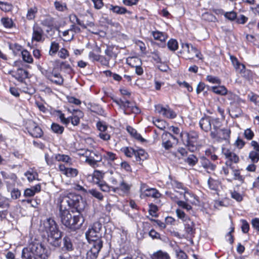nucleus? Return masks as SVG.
I'll use <instances>...</instances> for the list:
<instances>
[{"label": "nucleus", "mask_w": 259, "mask_h": 259, "mask_svg": "<svg viewBox=\"0 0 259 259\" xmlns=\"http://www.w3.org/2000/svg\"><path fill=\"white\" fill-rule=\"evenodd\" d=\"M142 62L141 59L137 57H129L126 59V63L131 67L135 68Z\"/></svg>", "instance_id": "c03bdc74"}, {"label": "nucleus", "mask_w": 259, "mask_h": 259, "mask_svg": "<svg viewBox=\"0 0 259 259\" xmlns=\"http://www.w3.org/2000/svg\"><path fill=\"white\" fill-rule=\"evenodd\" d=\"M168 49L172 52H175L179 48L178 41L176 39L170 38L167 43Z\"/></svg>", "instance_id": "864d4df0"}, {"label": "nucleus", "mask_w": 259, "mask_h": 259, "mask_svg": "<svg viewBox=\"0 0 259 259\" xmlns=\"http://www.w3.org/2000/svg\"><path fill=\"white\" fill-rule=\"evenodd\" d=\"M87 239L89 241H92L93 244H95L96 241L98 240L102 241L100 233H96L93 229L89 228L85 233Z\"/></svg>", "instance_id": "393cba45"}, {"label": "nucleus", "mask_w": 259, "mask_h": 259, "mask_svg": "<svg viewBox=\"0 0 259 259\" xmlns=\"http://www.w3.org/2000/svg\"><path fill=\"white\" fill-rule=\"evenodd\" d=\"M45 230L48 234V240L49 243L55 247L61 246L62 232L60 231L58 225L52 218H49L44 221Z\"/></svg>", "instance_id": "f03ea898"}, {"label": "nucleus", "mask_w": 259, "mask_h": 259, "mask_svg": "<svg viewBox=\"0 0 259 259\" xmlns=\"http://www.w3.org/2000/svg\"><path fill=\"white\" fill-rule=\"evenodd\" d=\"M103 241L98 240L96 242L95 244H93L92 247L87 252L86 259H97L99 253L103 247Z\"/></svg>", "instance_id": "a211bd4d"}, {"label": "nucleus", "mask_w": 259, "mask_h": 259, "mask_svg": "<svg viewBox=\"0 0 259 259\" xmlns=\"http://www.w3.org/2000/svg\"><path fill=\"white\" fill-rule=\"evenodd\" d=\"M1 22L3 26L7 29H11L15 27V24L12 19L8 17H2Z\"/></svg>", "instance_id": "e433bc0d"}, {"label": "nucleus", "mask_w": 259, "mask_h": 259, "mask_svg": "<svg viewBox=\"0 0 259 259\" xmlns=\"http://www.w3.org/2000/svg\"><path fill=\"white\" fill-rule=\"evenodd\" d=\"M59 169L62 174L67 177L74 178L78 174L77 169L72 167H66L63 164L59 165Z\"/></svg>", "instance_id": "5701e85b"}, {"label": "nucleus", "mask_w": 259, "mask_h": 259, "mask_svg": "<svg viewBox=\"0 0 259 259\" xmlns=\"http://www.w3.org/2000/svg\"><path fill=\"white\" fill-rule=\"evenodd\" d=\"M126 130L130 135L137 141L142 143L146 141V140L142 137L141 134L138 133L137 130L134 128L132 126L130 125L127 126Z\"/></svg>", "instance_id": "473e14b6"}, {"label": "nucleus", "mask_w": 259, "mask_h": 259, "mask_svg": "<svg viewBox=\"0 0 259 259\" xmlns=\"http://www.w3.org/2000/svg\"><path fill=\"white\" fill-rule=\"evenodd\" d=\"M106 7L109 10L112 11L113 13L118 15H122L125 13L131 14L132 13L131 12L127 11L125 8L123 7L110 5L109 6H106Z\"/></svg>", "instance_id": "7c9ffc66"}, {"label": "nucleus", "mask_w": 259, "mask_h": 259, "mask_svg": "<svg viewBox=\"0 0 259 259\" xmlns=\"http://www.w3.org/2000/svg\"><path fill=\"white\" fill-rule=\"evenodd\" d=\"M248 159L251 163H257L259 161V152L250 151L248 154Z\"/></svg>", "instance_id": "4d7b16f0"}, {"label": "nucleus", "mask_w": 259, "mask_h": 259, "mask_svg": "<svg viewBox=\"0 0 259 259\" xmlns=\"http://www.w3.org/2000/svg\"><path fill=\"white\" fill-rule=\"evenodd\" d=\"M36 257L33 251L27 247H25L22 249V259H34Z\"/></svg>", "instance_id": "79ce46f5"}, {"label": "nucleus", "mask_w": 259, "mask_h": 259, "mask_svg": "<svg viewBox=\"0 0 259 259\" xmlns=\"http://www.w3.org/2000/svg\"><path fill=\"white\" fill-rule=\"evenodd\" d=\"M152 259H170L169 254L167 252H164L161 250H158L154 252L152 256Z\"/></svg>", "instance_id": "09e8293b"}, {"label": "nucleus", "mask_w": 259, "mask_h": 259, "mask_svg": "<svg viewBox=\"0 0 259 259\" xmlns=\"http://www.w3.org/2000/svg\"><path fill=\"white\" fill-rule=\"evenodd\" d=\"M72 113V115L66 118L61 110H56L54 111L55 115L59 118L63 124L67 126L71 122L73 126H77L80 123V118L83 117V113L79 109H74Z\"/></svg>", "instance_id": "39448f33"}, {"label": "nucleus", "mask_w": 259, "mask_h": 259, "mask_svg": "<svg viewBox=\"0 0 259 259\" xmlns=\"http://www.w3.org/2000/svg\"><path fill=\"white\" fill-rule=\"evenodd\" d=\"M149 157L148 153L141 148H138L136 150L135 159L139 164H142V162Z\"/></svg>", "instance_id": "a878e982"}, {"label": "nucleus", "mask_w": 259, "mask_h": 259, "mask_svg": "<svg viewBox=\"0 0 259 259\" xmlns=\"http://www.w3.org/2000/svg\"><path fill=\"white\" fill-rule=\"evenodd\" d=\"M59 44L56 41H53L51 43L49 54L50 56H53L55 55L59 50Z\"/></svg>", "instance_id": "de8ad7c7"}, {"label": "nucleus", "mask_w": 259, "mask_h": 259, "mask_svg": "<svg viewBox=\"0 0 259 259\" xmlns=\"http://www.w3.org/2000/svg\"><path fill=\"white\" fill-rule=\"evenodd\" d=\"M211 90L213 93L221 96L226 95L228 92L227 89L224 85L213 86Z\"/></svg>", "instance_id": "ea45409f"}, {"label": "nucleus", "mask_w": 259, "mask_h": 259, "mask_svg": "<svg viewBox=\"0 0 259 259\" xmlns=\"http://www.w3.org/2000/svg\"><path fill=\"white\" fill-rule=\"evenodd\" d=\"M10 49L12 50L13 53L15 55H17L19 53H21L22 51L24 50L22 46L17 43L11 45Z\"/></svg>", "instance_id": "338daca9"}, {"label": "nucleus", "mask_w": 259, "mask_h": 259, "mask_svg": "<svg viewBox=\"0 0 259 259\" xmlns=\"http://www.w3.org/2000/svg\"><path fill=\"white\" fill-rule=\"evenodd\" d=\"M100 189L104 192H109L112 191L113 187L109 186L105 181L97 185Z\"/></svg>", "instance_id": "680f3d73"}, {"label": "nucleus", "mask_w": 259, "mask_h": 259, "mask_svg": "<svg viewBox=\"0 0 259 259\" xmlns=\"http://www.w3.org/2000/svg\"><path fill=\"white\" fill-rule=\"evenodd\" d=\"M222 123L220 119H217L214 122V128L210 133V137L218 142L229 141L230 139L231 131L230 128H221Z\"/></svg>", "instance_id": "20e7f679"}, {"label": "nucleus", "mask_w": 259, "mask_h": 259, "mask_svg": "<svg viewBox=\"0 0 259 259\" xmlns=\"http://www.w3.org/2000/svg\"><path fill=\"white\" fill-rule=\"evenodd\" d=\"M223 153L227 159L225 164L229 166L231 169H233L234 166L233 164H237L240 161L239 156L229 149H223Z\"/></svg>", "instance_id": "ddd939ff"}, {"label": "nucleus", "mask_w": 259, "mask_h": 259, "mask_svg": "<svg viewBox=\"0 0 259 259\" xmlns=\"http://www.w3.org/2000/svg\"><path fill=\"white\" fill-rule=\"evenodd\" d=\"M114 102L123 111L125 115L138 114L141 113V109L137 106L135 102L126 100L124 97L123 98L115 100Z\"/></svg>", "instance_id": "423d86ee"}, {"label": "nucleus", "mask_w": 259, "mask_h": 259, "mask_svg": "<svg viewBox=\"0 0 259 259\" xmlns=\"http://www.w3.org/2000/svg\"><path fill=\"white\" fill-rule=\"evenodd\" d=\"M66 202L70 208L74 209L76 211L80 213L83 210L85 203L81 195L70 193L65 197Z\"/></svg>", "instance_id": "0eeeda50"}, {"label": "nucleus", "mask_w": 259, "mask_h": 259, "mask_svg": "<svg viewBox=\"0 0 259 259\" xmlns=\"http://www.w3.org/2000/svg\"><path fill=\"white\" fill-rule=\"evenodd\" d=\"M158 211V206L152 203H151L149 204V213L150 215L152 217H157V212Z\"/></svg>", "instance_id": "774afa93"}, {"label": "nucleus", "mask_w": 259, "mask_h": 259, "mask_svg": "<svg viewBox=\"0 0 259 259\" xmlns=\"http://www.w3.org/2000/svg\"><path fill=\"white\" fill-rule=\"evenodd\" d=\"M151 34L155 40L160 42V44H158L159 47L162 48L165 47V41L168 37V35L165 32L155 30L151 31Z\"/></svg>", "instance_id": "412c9836"}, {"label": "nucleus", "mask_w": 259, "mask_h": 259, "mask_svg": "<svg viewBox=\"0 0 259 259\" xmlns=\"http://www.w3.org/2000/svg\"><path fill=\"white\" fill-rule=\"evenodd\" d=\"M202 19L203 20L209 22H218L217 17L209 12H205L202 15Z\"/></svg>", "instance_id": "a18cd8bd"}, {"label": "nucleus", "mask_w": 259, "mask_h": 259, "mask_svg": "<svg viewBox=\"0 0 259 259\" xmlns=\"http://www.w3.org/2000/svg\"><path fill=\"white\" fill-rule=\"evenodd\" d=\"M30 249L34 256L40 259H48L49 253L48 249L41 243H34L30 245Z\"/></svg>", "instance_id": "9d476101"}, {"label": "nucleus", "mask_w": 259, "mask_h": 259, "mask_svg": "<svg viewBox=\"0 0 259 259\" xmlns=\"http://www.w3.org/2000/svg\"><path fill=\"white\" fill-rule=\"evenodd\" d=\"M13 77L16 79L18 81L23 83L25 80L28 78L29 72L27 70L19 67L17 70H11L8 72Z\"/></svg>", "instance_id": "2eb2a0df"}, {"label": "nucleus", "mask_w": 259, "mask_h": 259, "mask_svg": "<svg viewBox=\"0 0 259 259\" xmlns=\"http://www.w3.org/2000/svg\"><path fill=\"white\" fill-rule=\"evenodd\" d=\"M56 154H53L52 156H50L49 154H45V160L48 165L50 166H54L56 164V162L57 160L55 159Z\"/></svg>", "instance_id": "e2e57ef3"}, {"label": "nucleus", "mask_w": 259, "mask_h": 259, "mask_svg": "<svg viewBox=\"0 0 259 259\" xmlns=\"http://www.w3.org/2000/svg\"><path fill=\"white\" fill-rule=\"evenodd\" d=\"M132 187V184L126 182L123 178L119 184V186L112 188V191L114 193L121 192L123 194L128 195Z\"/></svg>", "instance_id": "6ab92c4d"}, {"label": "nucleus", "mask_w": 259, "mask_h": 259, "mask_svg": "<svg viewBox=\"0 0 259 259\" xmlns=\"http://www.w3.org/2000/svg\"><path fill=\"white\" fill-rule=\"evenodd\" d=\"M103 158L108 162H113L117 159V156L115 153L112 152L105 151V153L103 155Z\"/></svg>", "instance_id": "603ef678"}, {"label": "nucleus", "mask_w": 259, "mask_h": 259, "mask_svg": "<svg viewBox=\"0 0 259 259\" xmlns=\"http://www.w3.org/2000/svg\"><path fill=\"white\" fill-rule=\"evenodd\" d=\"M41 71L45 76L51 82L58 85H63L64 79L60 73L54 72V70L52 71H48L47 70L42 69Z\"/></svg>", "instance_id": "4468645a"}, {"label": "nucleus", "mask_w": 259, "mask_h": 259, "mask_svg": "<svg viewBox=\"0 0 259 259\" xmlns=\"http://www.w3.org/2000/svg\"><path fill=\"white\" fill-rule=\"evenodd\" d=\"M234 232V224H233V221H231L230 231L228 233H227L226 235V237H228V239H227V241H228L231 245H232L234 242V236L233 235Z\"/></svg>", "instance_id": "49530a36"}, {"label": "nucleus", "mask_w": 259, "mask_h": 259, "mask_svg": "<svg viewBox=\"0 0 259 259\" xmlns=\"http://www.w3.org/2000/svg\"><path fill=\"white\" fill-rule=\"evenodd\" d=\"M45 39L44 31L42 28L37 24L32 27L31 42H42Z\"/></svg>", "instance_id": "dca6fc26"}, {"label": "nucleus", "mask_w": 259, "mask_h": 259, "mask_svg": "<svg viewBox=\"0 0 259 259\" xmlns=\"http://www.w3.org/2000/svg\"><path fill=\"white\" fill-rule=\"evenodd\" d=\"M62 202L63 201H61L59 205V215L62 224L72 231L80 229L84 221L83 215L81 213L72 215L63 206Z\"/></svg>", "instance_id": "f257e3e1"}, {"label": "nucleus", "mask_w": 259, "mask_h": 259, "mask_svg": "<svg viewBox=\"0 0 259 259\" xmlns=\"http://www.w3.org/2000/svg\"><path fill=\"white\" fill-rule=\"evenodd\" d=\"M23 61L29 64L33 63V59L30 53L26 49H24L21 52Z\"/></svg>", "instance_id": "37998d69"}, {"label": "nucleus", "mask_w": 259, "mask_h": 259, "mask_svg": "<svg viewBox=\"0 0 259 259\" xmlns=\"http://www.w3.org/2000/svg\"><path fill=\"white\" fill-rule=\"evenodd\" d=\"M96 127L100 132L98 137L104 141H108L111 139L110 135L106 132L108 126L106 122L103 121H98L96 123Z\"/></svg>", "instance_id": "f3484780"}, {"label": "nucleus", "mask_w": 259, "mask_h": 259, "mask_svg": "<svg viewBox=\"0 0 259 259\" xmlns=\"http://www.w3.org/2000/svg\"><path fill=\"white\" fill-rule=\"evenodd\" d=\"M184 161L189 165L194 166L198 162V158L196 155L194 154H190L186 159H185Z\"/></svg>", "instance_id": "5fc2aeb1"}, {"label": "nucleus", "mask_w": 259, "mask_h": 259, "mask_svg": "<svg viewBox=\"0 0 259 259\" xmlns=\"http://www.w3.org/2000/svg\"><path fill=\"white\" fill-rule=\"evenodd\" d=\"M200 163L202 166L206 170L214 171L216 169L217 164L210 161L206 157H201Z\"/></svg>", "instance_id": "cd10ccee"}, {"label": "nucleus", "mask_w": 259, "mask_h": 259, "mask_svg": "<svg viewBox=\"0 0 259 259\" xmlns=\"http://www.w3.org/2000/svg\"><path fill=\"white\" fill-rule=\"evenodd\" d=\"M162 146L166 150H168L173 147V144L170 138L174 140L177 139L175 136L170 133L166 132L162 135Z\"/></svg>", "instance_id": "4be33fe9"}, {"label": "nucleus", "mask_w": 259, "mask_h": 259, "mask_svg": "<svg viewBox=\"0 0 259 259\" xmlns=\"http://www.w3.org/2000/svg\"><path fill=\"white\" fill-rule=\"evenodd\" d=\"M185 231L191 238H193L196 233L195 223L193 221L187 222L185 224Z\"/></svg>", "instance_id": "2f4dec72"}, {"label": "nucleus", "mask_w": 259, "mask_h": 259, "mask_svg": "<svg viewBox=\"0 0 259 259\" xmlns=\"http://www.w3.org/2000/svg\"><path fill=\"white\" fill-rule=\"evenodd\" d=\"M0 173L4 181L6 180H12V181L14 182L15 181H17L18 180V177L15 173L8 174L7 172L3 170L1 171Z\"/></svg>", "instance_id": "3c124183"}, {"label": "nucleus", "mask_w": 259, "mask_h": 259, "mask_svg": "<svg viewBox=\"0 0 259 259\" xmlns=\"http://www.w3.org/2000/svg\"><path fill=\"white\" fill-rule=\"evenodd\" d=\"M52 131L55 134L61 135L64 131V127L59 124L53 122L51 126Z\"/></svg>", "instance_id": "6e6d98bb"}, {"label": "nucleus", "mask_w": 259, "mask_h": 259, "mask_svg": "<svg viewBox=\"0 0 259 259\" xmlns=\"http://www.w3.org/2000/svg\"><path fill=\"white\" fill-rule=\"evenodd\" d=\"M0 9L5 12L11 11L13 5L8 2L0 1Z\"/></svg>", "instance_id": "13d9d810"}, {"label": "nucleus", "mask_w": 259, "mask_h": 259, "mask_svg": "<svg viewBox=\"0 0 259 259\" xmlns=\"http://www.w3.org/2000/svg\"><path fill=\"white\" fill-rule=\"evenodd\" d=\"M248 99L251 102L253 103L255 105L259 106V95L251 92L247 95Z\"/></svg>", "instance_id": "0e129e2a"}, {"label": "nucleus", "mask_w": 259, "mask_h": 259, "mask_svg": "<svg viewBox=\"0 0 259 259\" xmlns=\"http://www.w3.org/2000/svg\"><path fill=\"white\" fill-rule=\"evenodd\" d=\"M25 128L28 134L33 138H42L44 133L38 123L32 120H28L25 124Z\"/></svg>", "instance_id": "6e6552de"}, {"label": "nucleus", "mask_w": 259, "mask_h": 259, "mask_svg": "<svg viewBox=\"0 0 259 259\" xmlns=\"http://www.w3.org/2000/svg\"><path fill=\"white\" fill-rule=\"evenodd\" d=\"M105 172L103 171L97 169L95 170L92 174V179L93 182L96 185H98L103 182L104 181L103 179L105 176Z\"/></svg>", "instance_id": "c756f323"}, {"label": "nucleus", "mask_w": 259, "mask_h": 259, "mask_svg": "<svg viewBox=\"0 0 259 259\" xmlns=\"http://www.w3.org/2000/svg\"><path fill=\"white\" fill-rule=\"evenodd\" d=\"M145 188L144 195L145 197H151L158 199L161 198L162 196V194H161L157 189L150 188L146 184H142L141 189H144Z\"/></svg>", "instance_id": "aec40b11"}, {"label": "nucleus", "mask_w": 259, "mask_h": 259, "mask_svg": "<svg viewBox=\"0 0 259 259\" xmlns=\"http://www.w3.org/2000/svg\"><path fill=\"white\" fill-rule=\"evenodd\" d=\"M155 109L156 112L168 119H174L177 116L176 112L168 105L163 106L161 104H157L155 106Z\"/></svg>", "instance_id": "f8f14e48"}, {"label": "nucleus", "mask_w": 259, "mask_h": 259, "mask_svg": "<svg viewBox=\"0 0 259 259\" xmlns=\"http://www.w3.org/2000/svg\"><path fill=\"white\" fill-rule=\"evenodd\" d=\"M55 159L58 162H62L65 163L72 164V158L68 155L63 154H56Z\"/></svg>", "instance_id": "a19ab883"}, {"label": "nucleus", "mask_w": 259, "mask_h": 259, "mask_svg": "<svg viewBox=\"0 0 259 259\" xmlns=\"http://www.w3.org/2000/svg\"><path fill=\"white\" fill-rule=\"evenodd\" d=\"M185 199L186 201L179 200L177 202V204L181 207L183 209H186L187 211L190 210L192 209V207L191 205L188 204V202L192 204H196V202L195 200L193 201H189L188 198L185 195L184 196Z\"/></svg>", "instance_id": "72a5a7b5"}, {"label": "nucleus", "mask_w": 259, "mask_h": 259, "mask_svg": "<svg viewBox=\"0 0 259 259\" xmlns=\"http://www.w3.org/2000/svg\"><path fill=\"white\" fill-rule=\"evenodd\" d=\"M199 133L192 130L188 132H182L181 133V139L184 145L186 146L188 150L194 152L198 149L199 145Z\"/></svg>", "instance_id": "7ed1b4c3"}, {"label": "nucleus", "mask_w": 259, "mask_h": 259, "mask_svg": "<svg viewBox=\"0 0 259 259\" xmlns=\"http://www.w3.org/2000/svg\"><path fill=\"white\" fill-rule=\"evenodd\" d=\"M168 179L169 182H167V184H170L172 188L183 190L185 193L188 190V189L185 187L183 183L178 181L175 177L172 176L171 175H169Z\"/></svg>", "instance_id": "b1692460"}, {"label": "nucleus", "mask_w": 259, "mask_h": 259, "mask_svg": "<svg viewBox=\"0 0 259 259\" xmlns=\"http://www.w3.org/2000/svg\"><path fill=\"white\" fill-rule=\"evenodd\" d=\"M89 151L87 150L85 151L84 153H80V155L84 156L85 155L87 158L85 159V161L88 163L90 165L93 167H95L96 166H98V163L101 161L102 159V157L101 155L99 156V159H95L94 157L92 156H87V153Z\"/></svg>", "instance_id": "c85d7f7f"}, {"label": "nucleus", "mask_w": 259, "mask_h": 259, "mask_svg": "<svg viewBox=\"0 0 259 259\" xmlns=\"http://www.w3.org/2000/svg\"><path fill=\"white\" fill-rule=\"evenodd\" d=\"M232 65L236 71H238L239 73L241 74L243 77H246L249 76L251 71L248 69H246V67L244 64L241 63L237 58L235 56L231 55L230 53H228Z\"/></svg>", "instance_id": "9b49d317"}, {"label": "nucleus", "mask_w": 259, "mask_h": 259, "mask_svg": "<svg viewBox=\"0 0 259 259\" xmlns=\"http://www.w3.org/2000/svg\"><path fill=\"white\" fill-rule=\"evenodd\" d=\"M207 184L210 189L217 191L218 190L221 183L219 180L209 177L207 181Z\"/></svg>", "instance_id": "58836bf2"}, {"label": "nucleus", "mask_w": 259, "mask_h": 259, "mask_svg": "<svg viewBox=\"0 0 259 259\" xmlns=\"http://www.w3.org/2000/svg\"><path fill=\"white\" fill-rule=\"evenodd\" d=\"M176 257L178 259H188V256L186 253L180 247L175 249Z\"/></svg>", "instance_id": "69168bd1"}, {"label": "nucleus", "mask_w": 259, "mask_h": 259, "mask_svg": "<svg viewBox=\"0 0 259 259\" xmlns=\"http://www.w3.org/2000/svg\"><path fill=\"white\" fill-rule=\"evenodd\" d=\"M219 118H213L210 116L205 115L199 120V124L200 128L205 133H211L214 128V122Z\"/></svg>", "instance_id": "1a4fd4ad"}, {"label": "nucleus", "mask_w": 259, "mask_h": 259, "mask_svg": "<svg viewBox=\"0 0 259 259\" xmlns=\"http://www.w3.org/2000/svg\"><path fill=\"white\" fill-rule=\"evenodd\" d=\"M41 24L43 26L48 27L50 30H52L55 28V23L54 18L51 16H48L41 20Z\"/></svg>", "instance_id": "c9c22d12"}, {"label": "nucleus", "mask_w": 259, "mask_h": 259, "mask_svg": "<svg viewBox=\"0 0 259 259\" xmlns=\"http://www.w3.org/2000/svg\"><path fill=\"white\" fill-rule=\"evenodd\" d=\"M105 54L110 60L115 59L117 57V54L114 51L113 46H108L105 50Z\"/></svg>", "instance_id": "8fccbe9b"}, {"label": "nucleus", "mask_w": 259, "mask_h": 259, "mask_svg": "<svg viewBox=\"0 0 259 259\" xmlns=\"http://www.w3.org/2000/svg\"><path fill=\"white\" fill-rule=\"evenodd\" d=\"M227 99L230 101V104L232 105L235 103L240 104L243 102L242 100L237 95L232 93V92H227Z\"/></svg>", "instance_id": "f704fd0d"}, {"label": "nucleus", "mask_w": 259, "mask_h": 259, "mask_svg": "<svg viewBox=\"0 0 259 259\" xmlns=\"http://www.w3.org/2000/svg\"><path fill=\"white\" fill-rule=\"evenodd\" d=\"M89 193L99 201H102L104 199V196L102 193L96 189L89 190Z\"/></svg>", "instance_id": "bf43d9fd"}, {"label": "nucleus", "mask_w": 259, "mask_h": 259, "mask_svg": "<svg viewBox=\"0 0 259 259\" xmlns=\"http://www.w3.org/2000/svg\"><path fill=\"white\" fill-rule=\"evenodd\" d=\"M136 150L133 147L128 146L123 147L120 149V151L128 158H132L133 156H135Z\"/></svg>", "instance_id": "4c0bfd02"}, {"label": "nucleus", "mask_w": 259, "mask_h": 259, "mask_svg": "<svg viewBox=\"0 0 259 259\" xmlns=\"http://www.w3.org/2000/svg\"><path fill=\"white\" fill-rule=\"evenodd\" d=\"M62 250L66 252H71L74 250L73 241L69 236H65L63 238Z\"/></svg>", "instance_id": "bb28decb"}, {"label": "nucleus", "mask_w": 259, "mask_h": 259, "mask_svg": "<svg viewBox=\"0 0 259 259\" xmlns=\"http://www.w3.org/2000/svg\"><path fill=\"white\" fill-rule=\"evenodd\" d=\"M231 112V113L230 114V115L232 117L234 118L241 116L243 114V111L241 108L239 106L232 108Z\"/></svg>", "instance_id": "052dcab7"}]
</instances>
